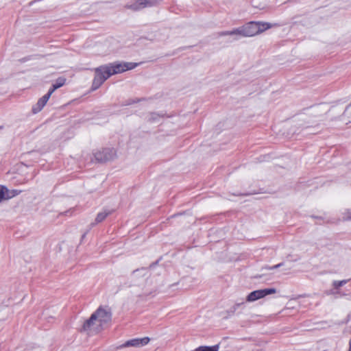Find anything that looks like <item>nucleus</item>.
Masks as SVG:
<instances>
[{
	"label": "nucleus",
	"instance_id": "obj_16",
	"mask_svg": "<svg viewBox=\"0 0 351 351\" xmlns=\"http://www.w3.org/2000/svg\"><path fill=\"white\" fill-rule=\"evenodd\" d=\"M10 191L4 186H0V202L3 199H8L7 195Z\"/></svg>",
	"mask_w": 351,
	"mask_h": 351
},
{
	"label": "nucleus",
	"instance_id": "obj_1",
	"mask_svg": "<svg viewBox=\"0 0 351 351\" xmlns=\"http://www.w3.org/2000/svg\"><path fill=\"white\" fill-rule=\"evenodd\" d=\"M139 64L135 62H114L107 64L112 75L121 73L136 68Z\"/></svg>",
	"mask_w": 351,
	"mask_h": 351
},
{
	"label": "nucleus",
	"instance_id": "obj_5",
	"mask_svg": "<svg viewBox=\"0 0 351 351\" xmlns=\"http://www.w3.org/2000/svg\"><path fill=\"white\" fill-rule=\"evenodd\" d=\"M276 293L275 288H268L263 289H258L251 292L246 298L249 302H254L257 300L261 299L267 295L274 294Z\"/></svg>",
	"mask_w": 351,
	"mask_h": 351
},
{
	"label": "nucleus",
	"instance_id": "obj_9",
	"mask_svg": "<svg viewBox=\"0 0 351 351\" xmlns=\"http://www.w3.org/2000/svg\"><path fill=\"white\" fill-rule=\"evenodd\" d=\"M95 73L99 74V75L101 77V78L106 77V80L112 75L107 64L95 68Z\"/></svg>",
	"mask_w": 351,
	"mask_h": 351
},
{
	"label": "nucleus",
	"instance_id": "obj_12",
	"mask_svg": "<svg viewBox=\"0 0 351 351\" xmlns=\"http://www.w3.org/2000/svg\"><path fill=\"white\" fill-rule=\"evenodd\" d=\"M219 346L218 344L213 346H202L193 351H219Z\"/></svg>",
	"mask_w": 351,
	"mask_h": 351
},
{
	"label": "nucleus",
	"instance_id": "obj_8",
	"mask_svg": "<svg viewBox=\"0 0 351 351\" xmlns=\"http://www.w3.org/2000/svg\"><path fill=\"white\" fill-rule=\"evenodd\" d=\"M99 325L97 322V319L93 313L90 318L84 322L82 330L88 333H92L96 331L95 326Z\"/></svg>",
	"mask_w": 351,
	"mask_h": 351
},
{
	"label": "nucleus",
	"instance_id": "obj_6",
	"mask_svg": "<svg viewBox=\"0 0 351 351\" xmlns=\"http://www.w3.org/2000/svg\"><path fill=\"white\" fill-rule=\"evenodd\" d=\"M150 339L147 337L143 338L132 339L125 341L124 343L120 345L118 348H123L126 347H135L140 348L146 346L149 342Z\"/></svg>",
	"mask_w": 351,
	"mask_h": 351
},
{
	"label": "nucleus",
	"instance_id": "obj_21",
	"mask_svg": "<svg viewBox=\"0 0 351 351\" xmlns=\"http://www.w3.org/2000/svg\"><path fill=\"white\" fill-rule=\"evenodd\" d=\"M243 304H244L243 302L235 304L234 306H232L231 307L230 311L232 313H234L238 309V308H239L240 306H243Z\"/></svg>",
	"mask_w": 351,
	"mask_h": 351
},
{
	"label": "nucleus",
	"instance_id": "obj_24",
	"mask_svg": "<svg viewBox=\"0 0 351 351\" xmlns=\"http://www.w3.org/2000/svg\"><path fill=\"white\" fill-rule=\"evenodd\" d=\"M282 265H283V263H279V264H277V265H276L273 266L272 267H271L270 269H277V268H278V267H281Z\"/></svg>",
	"mask_w": 351,
	"mask_h": 351
},
{
	"label": "nucleus",
	"instance_id": "obj_18",
	"mask_svg": "<svg viewBox=\"0 0 351 351\" xmlns=\"http://www.w3.org/2000/svg\"><path fill=\"white\" fill-rule=\"evenodd\" d=\"M66 82V79L64 77H59L57 79L55 85V88H59L62 87Z\"/></svg>",
	"mask_w": 351,
	"mask_h": 351
},
{
	"label": "nucleus",
	"instance_id": "obj_20",
	"mask_svg": "<svg viewBox=\"0 0 351 351\" xmlns=\"http://www.w3.org/2000/svg\"><path fill=\"white\" fill-rule=\"evenodd\" d=\"M348 280H343L340 281H334L333 286L335 289H339V287L343 286L347 283Z\"/></svg>",
	"mask_w": 351,
	"mask_h": 351
},
{
	"label": "nucleus",
	"instance_id": "obj_19",
	"mask_svg": "<svg viewBox=\"0 0 351 351\" xmlns=\"http://www.w3.org/2000/svg\"><path fill=\"white\" fill-rule=\"evenodd\" d=\"M21 193V191L17 190V189L10 191V193H8V195H7V199H11V198L19 195Z\"/></svg>",
	"mask_w": 351,
	"mask_h": 351
},
{
	"label": "nucleus",
	"instance_id": "obj_7",
	"mask_svg": "<svg viewBox=\"0 0 351 351\" xmlns=\"http://www.w3.org/2000/svg\"><path fill=\"white\" fill-rule=\"evenodd\" d=\"M94 315L99 326L108 322L111 319V313L106 310L99 308Z\"/></svg>",
	"mask_w": 351,
	"mask_h": 351
},
{
	"label": "nucleus",
	"instance_id": "obj_23",
	"mask_svg": "<svg viewBox=\"0 0 351 351\" xmlns=\"http://www.w3.org/2000/svg\"><path fill=\"white\" fill-rule=\"evenodd\" d=\"M57 88H55V85L53 84L52 86L50 88V89L48 91V94H49V95H51L52 93L56 90Z\"/></svg>",
	"mask_w": 351,
	"mask_h": 351
},
{
	"label": "nucleus",
	"instance_id": "obj_4",
	"mask_svg": "<svg viewBox=\"0 0 351 351\" xmlns=\"http://www.w3.org/2000/svg\"><path fill=\"white\" fill-rule=\"evenodd\" d=\"M238 36L251 37L258 34V29L254 21H251L237 28Z\"/></svg>",
	"mask_w": 351,
	"mask_h": 351
},
{
	"label": "nucleus",
	"instance_id": "obj_10",
	"mask_svg": "<svg viewBox=\"0 0 351 351\" xmlns=\"http://www.w3.org/2000/svg\"><path fill=\"white\" fill-rule=\"evenodd\" d=\"M99 74L95 73V77L93 81L91 89L95 90L99 88L102 84L106 80V77H102L99 75Z\"/></svg>",
	"mask_w": 351,
	"mask_h": 351
},
{
	"label": "nucleus",
	"instance_id": "obj_17",
	"mask_svg": "<svg viewBox=\"0 0 351 351\" xmlns=\"http://www.w3.org/2000/svg\"><path fill=\"white\" fill-rule=\"evenodd\" d=\"M219 36L238 35L237 28L232 31H223L218 33Z\"/></svg>",
	"mask_w": 351,
	"mask_h": 351
},
{
	"label": "nucleus",
	"instance_id": "obj_13",
	"mask_svg": "<svg viewBox=\"0 0 351 351\" xmlns=\"http://www.w3.org/2000/svg\"><path fill=\"white\" fill-rule=\"evenodd\" d=\"M46 105V104L40 98L38 102L32 107V112L36 114L39 112Z\"/></svg>",
	"mask_w": 351,
	"mask_h": 351
},
{
	"label": "nucleus",
	"instance_id": "obj_3",
	"mask_svg": "<svg viewBox=\"0 0 351 351\" xmlns=\"http://www.w3.org/2000/svg\"><path fill=\"white\" fill-rule=\"evenodd\" d=\"M95 158L100 162H105L116 158V151L114 148H104L95 153Z\"/></svg>",
	"mask_w": 351,
	"mask_h": 351
},
{
	"label": "nucleus",
	"instance_id": "obj_15",
	"mask_svg": "<svg viewBox=\"0 0 351 351\" xmlns=\"http://www.w3.org/2000/svg\"><path fill=\"white\" fill-rule=\"evenodd\" d=\"M110 213L111 212L110 211H104L98 213L95 219V222L100 223L103 221Z\"/></svg>",
	"mask_w": 351,
	"mask_h": 351
},
{
	"label": "nucleus",
	"instance_id": "obj_2",
	"mask_svg": "<svg viewBox=\"0 0 351 351\" xmlns=\"http://www.w3.org/2000/svg\"><path fill=\"white\" fill-rule=\"evenodd\" d=\"M162 0H135L126 5L128 9L134 11L140 10L145 8L156 6Z\"/></svg>",
	"mask_w": 351,
	"mask_h": 351
},
{
	"label": "nucleus",
	"instance_id": "obj_11",
	"mask_svg": "<svg viewBox=\"0 0 351 351\" xmlns=\"http://www.w3.org/2000/svg\"><path fill=\"white\" fill-rule=\"evenodd\" d=\"M99 74L95 73V77L93 81L91 89L95 90L99 88L102 84L106 80V77H102L99 75Z\"/></svg>",
	"mask_w": 351,
	"mask_h": 351
},
{
	"label": "nucleus",
	"instance_id": "obj_14",
	"mask_svg": "<svg viewBox=\"0 0 351 351\" xmlns=\"http://www.w3.org/2000/svg\"><path fill=\"white\" fill-rule=\"evenodd\" d=\"M255 23L258 29V34L271 27V25L269 23L255 22Z\"/></svg>",
	"mask_w": 351,
	"mask_h": 351
},
{
	"label": "nucleus",
	"instance_id": "obj_22",
	"mask_svg": "<svg viewBox=\"0 0 351 351\" xmlns=\"http://www.w3.org/2000/svg\"><path fill=\"white\" fill-rule=\"evenodd\" d=\"M51 95L47 93L44 96H43L40 99L45 103L48 101L49 99L50 98Z\"/></svg>",
	"mask_w": 351,
	"mask_h": 351
}]
</instances>
